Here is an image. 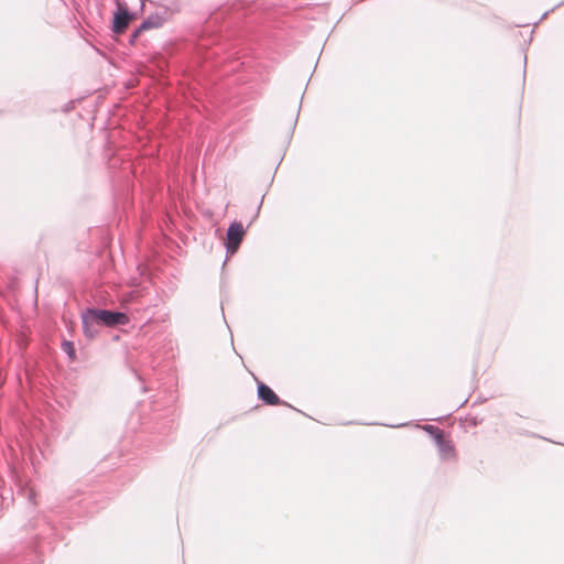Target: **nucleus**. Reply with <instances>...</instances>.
<instances>
[{
    "label": "nucleus",
    "mask_w": 564,
    "mask_h": 564,
    "mask_svg": "<svg viewBox=\"0 0 564 564\" xmlns=\"http://www.w3.org/2000/svg\"><path fill=\"white\" fill-rule=\"evenodd\" d=\"M129 322L126 313L117 311L88 307L82 313L83 332L87 338H94L98 334L97 326H124Z\"/></svg>",
    "instance_id": "1"
},
{
    "label": "nucleus",
    "mask_w": 564,
    "mask_h": 564,
    "mask_svg": "<svg viewBox=\"0 0 564 564\" xmlns=\"http://www.w3.org/2000/svg\"><path fill=\"white\" fill-rule=\"evenodd\" d=\"M420 427L434 440L442 459H448L455 455L454 444L451 440L446 438L443 430L429 424Z\"/></svg>",
    "instance_id": "2"
},
{
    "label": "nucleus",
    "mask_w": 564,
    "mask_h": 564,
    "mask_svg": "<svg viewBox=\"0 0 564 564\" xmlns=\"http://www.w3.org/2000/svg\"><path fill=\"white\" fill-rule=\"evenodd\" d=\"M246 230L241 223L239 221H232L226 234V251L228 254H234L237 252V250L240 247V243L243 240Z\"/></svg>",
    "instance_id": "3"
},
{
    "label": "nucleus",
    "mask_w": 564,
    "mask_h": 564,
    "mask_svg": "<svg viewBox=\"0 0 564 564\" xmlns=\"http://www.w3.org/2000/svg\"><path fill=\"white\" fill-rule=\"evenodd\" d=\"M132 19H134V14L129 11L126 3L117 4V11L113 13L112 20V32L116 34L123 33Z\"/></svg>",
    "instance_id": "4"
},
{
    "label": "nucleus",
    "mask_w": 564,
    "mask_h": 564,
    "mask_svg": "<svg viewBox=\"0 0 564 564\" xmlns=\"http://www.w3.org/2000/svg\"><path fill=\"white\" fill-rule=\"evenodd\" d=\"M164 19L159 14L149 15L143 22L133 31L130 36V43L133 44L140 34L150 29H158L163 25Z\"/></svg>",
    "instance_id": "5"
},
{
    "label": "nucleus",
    "mask_w": 564,
    "mask_h": 564,
    "mask_svg": "<svg viewBox=\"0 0 564 564\" xmlns=\"http://www.w3.org/2000/svg\"><path fill=\"white\" fill-rule=\"evenodd\" d=\"M258 398L268 405H278L282 403L278 394L263 382H258Z\"/></svg>",
    "instance_id": "6"
},
{
    "label": "nucleus",
    "mask_w": 564,
    "mask_h": 564,
    "mask_svg": "<svg viewBox=\"0 0 564 564\" xmlns=\"http://www.w3.org/2000/svg\"><path fill=\"white\" fill-rule=\"evenodd\" d=\"M62 350L68 356V358L70 360H75L76 359V351H75V347H74V343L70 341V340H63L62 341Z\"/></svg>",
    "instance_id": "7"
},
{
    "label": "nucleus",
    "mask_w": 564,
    "mask_h": 564,
    "mask_svg": "<svg viewBox=\"0 0 564 564\" xmlns=\"http://www.w3.org/2000/svg\"><path fill=\"white\" fill-rule=\"evenodd\" d=\"M134 296H135V292H134V291H132V292H130V293H128V294H127V296H126L124 301H126V302H130V301H132V300L134 299Z\"/></svg>",
    "instance_id": "8"
},
{
    "label": "nucleus",
    "mask_w": 564,
    "mask_h": 564,
    "mask_svg": "<svg viewBox=\"0 0 564 564\" xmlns=\"http://www.w3.org/2000/svg\"><path fill=\"white\" fill-rule=\"evenodd\" d=\"M408 423H400V424H397V425H390L391 427H403V426H406Z\"/></svg>",
    "instance_id": "9"
},
{
    "label": "nucleus",
    "mask_w": 564,
    "mask_h": 564,
    "mask_svg": "<svg viewBox=\"0 0 564 564\" xmlns=\"http://www.w3.org/2000/svg\"><path fill=\"white\" fill-rule=\"evenodd\" d=\"M144 1H145V0H141V10H142V9H143V7H144Z\"/></svg>",
    "instance_id": "10"
},
{
    "label": "nucleus",
    "mask_w": 564,
    "mask_h": 564,
    "mask_svg": "<svg viewBox=\"0 0 564 564\" xmlns=\"http://www.w3.org/2000/svg\"><path fill=\"white\" fill-rule=\"evenodd\" d=\"M123 3L121 0H116V4Z\"/></svg>",
    "instance_id": "11"
}]
</instances>
